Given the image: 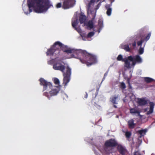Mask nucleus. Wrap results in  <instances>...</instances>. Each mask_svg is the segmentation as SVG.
Masks as SVG:
<instances>
[{
    "label": "nucleus",
    "instance_id": "nucleus-1",
    "mask_svg": "<svg viewBox=\"0 0 155 155\" xmlns=\"http://www.w3.org/2000/svg\"><path fill=\"white\" fill-rule=\"evenodd\" d=\"M64 51L67 54H72V57L78 59L82 63L86 64L87 65H91L97 62V58L95 55L85 50L69 48Z\"/></svg>",
    "mask_w": 155,
    "mask_h": 155
},
{
    "label": "nucleus",
    "instance_id": "nucleus-2",
    "mask_svg": "<svg viewBox=\"0 0 155 155\" xmlns=\"http://www.w3.org/2000/svg\"><path fill=\"white\" fill-rule=\"evenodd\" d=\"M43 0H27V4L29 12H32L31 8H34V11L37 13L46 12L52 5L49 0H45V5H43Z\"/></svg>",
    "mask_w": 155,
    "mask_h": 155
},
{
    "label": "nucleus",
    "instance_id": "nucleus-3",
    "mask_svg": "<svg viewBox=\"0 0 155 155\" xmlns=\"http://www.w3.org/2000/svg\"><path fill=\"white\" fill-rule=\"evenodd\" d=\"M39 81L40 85L43 86V91L45 90L48 91L51 89V91H50L49 93L45 92L43 94V95L47 97L49 99L50 97L56 95L59 91V88L58 87L52 89V84L50 82L47 81L43 78H41Z\"/></svg>",
    "mask_w": 155,
    "mask_h": 155
},
{
    "label": "nucleus",
    "instance_id": "nucleus-4",
    "mask_svg": "<svg viewBox=\"0 0 155 155\" xmlns=\"http://www.w3.org/2000/svg\"><path fill=\"white\" fill-rule=\"evenodd\" d=\"M53 68L56 70H59L63 73V84L64 86L67 85V84L70 80L71 75V69L69 66H67L66 68V71L64 72V71L65 67L61 64V62H58L54 64L53 67Z\"/></svg>",
    "mask_w": 155,
    "mask_h": 155
},
{
    "label": "nucleus",
    "instance_id": "nucleus-5",
    "mask_svg": "<svg viewBox=\"0 0 155 155\" xmlns=\"http://www.w3.org/2000/svg\"><path fill=\"white\" fill-rule=\"evenodd\" d=\"M58 47L62 49L63 52L64 51L68 49V48L67 46H65L63 45L62 43L59 41H56L55 42L54 45L52 46L50 48L48 49L46 52V54L48 55H52L54 54V52L56 51H58L57 53H59V50Z\"/></svg>",
    "mask_w": 155,
    "mask_h": 155
},
{
    "label": "nucleus",
    "instance_id": "nucleus-6",
    "mask_svg": "<svg viewBox=\"0 0 155 155\" xmlns=\"http://www.w3.org/2000/svg\"><path fill=\"white\" fill-rule=\"evenodd\" d=\"M129 60L132 62V65L134 66L136 63L140 64L142 62L141 58L139 55H137L133 57L130 56L128 57Z\"/></svg>",
    "mask_w": 155,
    "mask_h": 155
},
{
    "label": "nucleus",
    "instance_id": "nucleus-7",
    "mask_svg": "<svg viewBox=\"0 0 155 155\" xmlns=\"http://www.w3.org/2000/svg\"><path fill=\"white\" fill-rule=\"evenodd\" d=\"M75 3V0H65L63 2L62 8L64 9H69L73 7Z\"/></svg>",
    "mask_w": 155,
    "mask_h": 155
},
{
    "label": "nucleus",
    "instance_id": "nucleus-8",
    "mask_svg": "<svg viewBox=\"0 0 155 155\" xmlns=\"http://www.w3.org/2000/svg\"><path fill=\"white\" fill-rule=\"evenodd\" d=\"M104 146L106 147H115L118 145V143L114 139H110L106 141Z\"/></svg>",
    "mask_w": 155,
    "mask_h": 155
},
{
    "label": "nucleus",
    "instance_id": "nucleus-9",
    "mask_svg": "<svg viewBox=\"0 0 155 155\" xmlns=\"http://www.w3.org/2000/svg\"><path fill=\"white\" fill-rule=\"evenodd\" d=\"M117 60L118 61H121L123 62H124L127 68L130 67V62L129 61V60L128 58H123L121 54H119L118 55L117 58Z\"/></svg>",
    "mask_w": 155,
    "mask_h": 155
},
{
    "label": "nucleus",
    "instance_id": "nucleus-10",
    "mask_svg": "<svg viewBox=\"0 0 155 155\" xmlns=\"http://www.w3.org/2000/svg\"><path fill=\"white\" fill-rule=\"evenodd\" d=\"M117 150L121 155H127V151L126 149L121 145H118L117 147Z\"/></svg>",
    "mask_w": 155,
    "mask_h": 155
},
{
    "label": "nucleus",
    "instance_id": "nucleus-11",
    "mask_svg": "<svg viewBox=\"0 0 155 155\" xmlns=\"http://www.w3.org/2000/svg\"><path fill=\"white\" fill-rule=\"evenodd\" d=\"M119 96V95H115L112 97H111L110 99V101L113 104V107L115 108H117V106L115 104H117L116 102V100L118 98Z\"/></svg>",
    "mask_w": 155,
    "mask_h": 155
},
{
    "label": "nucleus",
    "instance_id": "nucleus-12",
    "mask_svg": "<svg viewBox=\"0 0 155 155\" xmlns=\"http://www.w3.org/2000/svg\"><path fill=\"white\" fill-rule=\"evenodd\" d=\"M112 6V4H106L105 5V8L107 10L106 14L107 15L110 16L111 15V12L112 11V8L111 6Z\"/></svg>",
    "mask_w": 155,
    "mask_h": 155
},
{
    "label": "nucleus",
    "instance_id": "nucleus-13",
    "mask_svg": "<svg viewBox=\"0 0 155 155\" xmlns=\"http://www.w3.org/2000/svg\"><path fill=\"white\" fill-rule=\"evenodd\" d=\"M147 103V101L143 98H139L138 99V104L140 106H144Z\"/></svg>",
    "mask_w": 155,
    "mask_h": 155
},
{
    "label": "nucleus",
    "instance_id": "nucleus-14",
    "mask_svg": "<svg viewBox=\"0 0 155 155\" xmlns=\"http://www.w3.org/2000/svg\"><path fill=\"white\" fill-rule=\"evenodd\" d=\"M127 124L128 127L130 129H134L136 125L134 123V120L133 119L129 120L127 122Z\"/></svg>",
    "mask_w": 155,
    "mask_h": 155
},
{
    "label": "nucleus",
    "instance_id": "nucleus-15",
    "mask_svg": "<svg viewBox=\"0 0 155 155\" xmlns=\"http://www.w3.org/2000/svg\"><path fill=\"white\" fill-rule=\"evenodd\" d=\"M149 104L150 109L149 111H148L147 112V114H150L153 112L154 106V104L153 102H150Z\"/></svg>",
    "mask_w": 155,
    "mask_h": 155
},
{
    "label": "nucleus",
    "instance_id": "nucleus-16",
    "mask_svg": "<svg viewBox=\"0 0 155 155\" xmlns=\"http://www.w3.org/2000/svg\"><path fill=\"white\" fill-rule=\"evenodd\" d=\"M86 19V17L84 15L81 14L79 16V20L81 24L84 23Z\"/></svg>",
    "mask_w": 155,
    "mask_h": 155
},
{
    "label": "nucleus",
    "instance_id": "nucleus-17",
    "mask_svg": "<svg viewBox=\"0 0 155 155\" xmlns=\"http://www.w3.org/2000/svg\"><path fill=\"white\" fill-rule=\"evenodd\" d=\"M147 131V129H143L137 131V133L140 134L139 138H141L145 134Z\"/></svg>",
    "mask_w": 155,
    "mask_h": 155
},
{
    "label": "nucleus",
    "instance_id": "nucleus-18",
    "mask_svg": "<svg viewBox=\"0 0 155 155\" xmlns=\"http://www.w3.org/2000/svg\"><path fill=\"white\" fill-rule=\"evenodd\" d=\"M121 48L124 49L126 51L130 52V49L129 47V46L128 45H121Z\"/></svg>",
    "mask_w": 155,
    "mask_h": 155
},
{
    "label": "nucleus",
    "instance_id": "nucleus-19",
    "mask_svg": "<svg viewBox=\"0 0 155 155\" xmlns=\"http://www.w3.org/2000/svg\"><path fill=\"white\" fill-rule=\"evenodd\" d=\"M78 22L77 19L74 20L72 21V27L74 28L76 30H78V29H79L78 28H77L76 26L78 24Z\"/></svg>",
    "mask_w": 155,
    "mask_h": 155
},
{
    "label": "nucleus",
    "instance_id": "nucleus-20",
    "mask_svg": "<svg viewBox=\"0 0 155 155\" xmlns=\"http://www.w3.org/2000/svg\"><path fill=\"white\" fill-rule=\"evenodd\" d=\"M144 80L145 82L147 83H150L153 81L154 80L152 78L149 77H145L144 78Z\"/></svg>",
    "mask_w": 155,
    "mask_h": 155
},
{
    "label": "nucleus",
    "instance_id": "nucleus-21",
    "mask_svg": "<svg viewBox=\"0 0 155 155\" xmlns=\"http://www.w3.org/2000/svg\"><path fill=\"white\" fill-rule=\"evenodd\" d=\"M130 112L131 114L137 113L138 114H140V112L134 108H131L130 109Z\"/></svg>",
    "mask_w": 155,
    "mask_h": 155
},
{
    "label": "nucleus",
    "instance_id": "nucleus-22",
    "mask_svg": "<svg viewBox=\"0 0 155 155\" xmlns=\"http://www.w3.org/2000/svg\"><path fill=\"white\" fill-rule=\"evenodd\" d=\"M94 23L93 21H89L87 26L91 29H92L94 27Z\"/></svg>",
    "mask_w": 155,
    "mask_h": 155
},
{
    "label": "nucleus",
    "instance_id": "nucleus-23",
    "mask_svg": "<svg viewBox=\"0 0 155 155\" xmlns=\"http://www.w3.org/2000/svg\"><path fill=\"white\" fill-rule=\"evenodd\" d=\"M120 87L122 90L125 89L126 87L125 84L123 82L120 83Z\"/></svg>",
    "mask_w": 155,
    "mask_h": 155
},
{
    "label": "nucleus",
    "instance_id": "nucleus-24",
    "mask_svg": "<svg viewBox=\"0 0 155 155\" xmlns=\"http://www.w3.org/2000/svg\"><path fill=\"white\" fill-rule=\"evenodd\" d=\"M145 41L144 40H143L142 38H141V40L138 41L137 42V44L138 46H141L142 43Z\"/></svg>",
    "mask_w": 155,
    "mask_h": 155
},
{
    "label": "nucleus",
    "instance_id": "nucleus-25",
    "mask_svg": "<svg viewBox=\"0 0 155 155\" xmlns=\"http://www.w3.org/2000/svg\"><path fill=\"white\" fill-rule=\"evenodd\" d=\"M127 83L128 84V88L129 90H132V87L131 86V85L130 83V80L129 79H127Z\"/></svg>",
    "mask_w": 155,
    "mask_h": 155
},
{
    "label": "nucleus",
    "instance_id": "nucleus-26",
    "mask_svg": "<svg viewBox=\"0 0 155 155\" xmlns=\"http://www.w3.org/2000/svg\"><path fill=\"white\" fill-rule=\"evenodd\" d=\"M125 135L127 138H129L131 136V133L129 131L126 132Z\"/></svg>",
    "mask_w": 155,
    "mask_h": 155
},
{
    "label": "nucleus",
    "instance_id": "nucleus-27",
    "mask_svg": "<svg viewBox=\"0 0 155 155\" xmlns=\"http://www.w3.org/2000/svg\"><path fill=\"white\" fill-rule=\"evenodd\" d=\"M94 33L93 32H92V31L90 32L87 35V38H91V37H92L94 35Z\"/></svg>",
    "mask_w": 155,
    "mask_h": 155
},
{
    "label": "nucleus",
    "instance_id": "nucleus-28",
    "mask_svg": "<svg viewBox=\"0 0 155 155\" xmlns=\"http://www.w3.org/2000/svg\"><path fill=\"white\" fill-rule=\"evenodd\" d=\"M151 35V33H148L147 36L143 40H144L146 42H147L150 38Z\"/></svg>",
    "mask_w": 155,
    "mask_h": 155
},
{
    "label": "nucleus",
    "instance_id": "nucleus-29",
    "mask_svg": "<svg viewBox=\"0 0 155 155\" xmlns=\"http://www.w3.org/2000/svg\"><path fill=\"white\" fill-rule=\"evenodd\" d=\"M144 52V49L143 48L140 47L138 50V53L140 54H142Z\"/></svg>",
    "mask_w": 155,
    "mask_h": 155
},
{
    "label": "nucleus",
    "instance_id": "nucleus-30",
    "mask_svg": "<svg viewBox=\"0 0 155 155\" xmlns=\"http://www.w3.org/2000/svg\"><path fill=\"white\" fill-rule=\"evenodd\" d=\"M98 25L100 28L103 27V22L101 19H99L98 21Z\"/></svg>",
    "mask_w": 155,
    "mask_h": 155
},
{
    "label": "nucleus",
    "instance_id": "nucleus-31",
    "mask_svg": "<svg viewBox=\"0 0 155 155\" xmlns=\"http://www.w3.org/2000/svg\"><path fill=\"white\" fill-rule=\"evenodd\" d=\"M61 97L62 98L63 100H66L68 98V96H67V95L64 93L62 94L61 96Z\"/></svg>",
    "mask_w": 155,
    "mask_h": 155
},
{
    "label": "nucleus",
    "instance_id": "nucleus-32",
    "mask_svg": "<svg viewBox=\"0 0 155 155\" xmlns=\"http://www.w3.org/2000/svg\"><path fill=\"white\" fill-rule=\"evenodd\" d=\"M54 82L56 84H59V81L58 79L57 78H55L54 79Z\"/></svg>",
    "mask_w": 155,
    "mask_h": 155
},
{
    "label": "nucleus",
    "instance_id": "nucleus-33",
    "mask_svg": "<svg viewBox=\"0 0 155 155\" xmlns=\"http://www.w3.org/2000/svg\"><path fill=\"white\" fill-rule=\"evenodd\" d=\"M62 6L61 3H58L56 5V7L57 8H61Z\"/></svg>",
    "mask_w": 155,
    "mask_h": 155
},
{
    "label": "nucleus",
    "instance_id": "nucleus-34",
    "mask_svg": "<svg viewBox=\"0 0 155 155\" xmlns=\"http://www.w3.org/2000/svg\"><path fill=\"white\" fill-rule=\"evenodd\" d=\"M96 16V14H95L93 16V17L91 19V20H90V21H92L93 22L94 21V19L95 18Z\"/></svg>",
    "mask_w": 155,
    "mask_h": 155
},
{
    "label": "nucleus",
    "instance_id": "nucleus-35",
    "mask_svg": "<svg viewBox=\"0 0 155 155\" xmlns=\"http://www.w3.org/2000/svg\"><path fill=\"white\" fill-rule=\"evenodd\" d=\"M134 155H141L140 153L138 152H136L134 153Z\"/></svg>",
    "mask_w": 155,
    "mask_h": 155
},
{
    "label": "nucleus",
    "instance_id": "nucleus-36",
    "mask_svg": "<svg viewBox=\"0 0 155 155\" xmlns=\"http://www.w3.org/2000/svg\"><path fill=\"white\" fill-rule=\"evenodd\" d=\"M132 45L133 47H135L136 45V42L135 41H134L133 42L132 44Z\"/></svg>",
    "mask_w": 155,
    "mask_h": 155
},
{
    "label": "nucleus",
    "instance_id": "nucleus-37",
    "mask_svg": "<svg viewBox=\"0 0 155 155\" xmlns=\"http://www.w3.org/2000/svg\"><path fill=\"white\" fill-rule=\"evenodd\" d=\"M86 94L85 95L84 97L85 98H87V97L88 94L87 92H85Z\"/></svg>",
    "mask_w": 155,
    "mask_h": 155
},
{
    "label": "nucleus",
    "instance_id": "nucleus-38",
    "mask_svg": "<svg viewBox=\"0 0 155 155\" xmlns=\"http://www.w3.org/2000/svg\"><path fill=\"white\" fill-rule=\"evenodd\" d=\"M90 5H91V3H90H90H89L88 5V8H90Z\"/></svg>",
    "mask_w": 155,
    "mask_h": 155
},
{
    "label": "nucleus",
    "instance_id": "nucleus-39",
    "mask_svg": "<svg viewBox=\"0 0 155 155\" xmlns=\"http://www.w3.org/2000/svg\"><path fill=\"white\" fill-rule=\"evenodd\" d=\"M79 29H78V30H77L78 32H79L81 31V29L78 27Z\"/></svg>",
    "mask_w": 155,
    "mask_h": 155
},
{
    "label": "nucleus",
    "instance_id": "nucleus-40",
    "mask_svg": "<svg viewBox=\"0 0 155 155\" xmlns=\"http://www.w3.org/2000/svg\"><path fill=\"white\" fill-rule=\"evenodd\" d=\"M101 5V2H100L97 5V6H99Z\"/></svg>",
    "mask_w": 155,
    "mask_h": 155
},
{
    "label": "nucleus",
    "instance_id": "nucleus-41",
    "mask_svg": "<svg viewBox=\"0 0 155 155\" xmlns=\"http://www.w3.org/2000/svg\"><path fill=\"white\" fill-rule=\"evenodd\" d=\"M90 2H92V0H91L90 1Z\"/></svg>",
    "mask_w": 155,
    "mask_h": 155
},
{
    "label": "nucleus",
    "instance_id": "nucleus-42",
    "mask_svg": "<svg viewBox=\"0 0 155 155\" xmlns=\"http://www.w3.org/2000/svg\"><path fill=\"white\" fill-rule=\"evenodd\" d=\"M100 0H97V2H98V1H99Z\"/></svg>",
    "mask_w": 155,
    "mask_h": 155
},
{
    "label": "nucleus",
    "instance_id": "nucleus-43",
    "mask_svg": "<svg viewBox=\"0 0 155 155\" xmlns=\"http://www.w3.org/2000/svg\"><path fill=\"white\" fill-rule=\"evenodd\" d=\"M104 79V78H103V80Z\"/></svg>",
    "mask_w": 155,
    "mask_h": 155
}]
</instances>
